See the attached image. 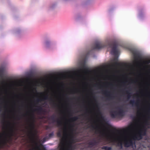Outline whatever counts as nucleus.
<instances>
[{"mask_svg": "<svg viewBox=\"0 0 150 150\" xmlns=\"http://www.w3.org/2000/svg\"><path fill=\"white\" fill-rule=\"evenodd\" d=\"M136 106L139 119L138 122L131 127L127 132L114 134H110L108 130L105 129L100 131L102 136L107 141L105 144L111 143L122 148L124 143L125 146L129 147L134 145L135 140L141 139L143 136L145 135V126L148 122L147 115L149 111L140 108L138 101Z\"/></svg>", "mask_w": 150, "mask_h": 150, "instance_id": "1", "label": "nucleus"}, {"mask_svg": "<svg viewBox=\"0 0 150 150\" xmlns=\"http://www.w3.org/2000/svg\"><path fill=\"white\" fill-rule=\"evenodd\" d=\"M13 130L12 127L7 129L3 132L1 137L4 140H6L11 138L13 135Z\"/></svg>", "mask_w": 150, "mask_h": 150, "instance_id": "2", "label": "nucleus"}, {"mask_svg": "<svg viewBox=\"0 0 150 150\" xmlns=\"http://www.w3.org/2000/svg\"><path fill=\"white\" fill-rule=\"evenodd\" d=\"M112 116L115 117L116 116L121 117L123 115V109L122 107L119 106L116 108L114 112H112L110 113Z\"/></svg>", "mask_w": 150, "mask_h": 150, "instance_id": "3", "label": "nucleus"}, {"mask_svg": "<svg viewBox=\"0 0 150 150\" xmlns=\"http://www.w3.org/2000/svg\"><path fill=\"white\" fill-rule=\"evenodd\" d=\"M134 64L137 66H139L144 63H150V60L147 61H143L142 60L139 59V57H137V56L134 55Z\"/></svg>", "mask_w": 150, "mask_h": 150, "instance_id": "4", "label": "nucleus"}, {"mask_svg": "<svg viewBox=\"0 0 150 150\" xmlns=\"http://www.w3.org/2000/svg\"><path fill=\"white\" fill-rule=\"evenodd\" d=\"M110 47L112 48L111 53L114 55H116L117 53V50L116 49V45L115 43H113L110 46Z\"/></svg>", "mask_w": 150, "mask_h": 150, "instance_id": "5", "label": "nucleus"}, {"mask_svg": "<svg viewBox=\"0 0 150 150\" xmlns=\"http://www.w3.org/2000/svg\"><path fill=\"white\" fill-rule=\"evenodd\" d=\"M101 47V45L99 43H98L96 44L95 48L96 49H99Z\"/></svg>", "mask_w": 150, "mask_h": 150, "instance_id": "6", "label": "nucleus"}, {"mask_svg": "<svg viewBox=\"0 0 150 150\" xmlns=\"http://www.w3.org/2000/svg\"><path fill=\"white\" fill-rule=\"evenodd\" d=\"M102 149H104L105 150H111L112 148L110 147H108L106 146H103L102 147Z\"/></svg>", "mask_w": 150, "mask_h": 150, "instance_id": "7", "label": "nucleus"}, {"mask_svg": "<svg viewBox=\"0 0 150 150\" xmlns=\"http://www.w3.org/2000/svg\"><path fill=\"white\" fill-rule=\"evenodd\" d=\"M110 92L107 90H105L103 91V93L106 96H108L110 94Z\"/></svg>", "mask_w": 150, "mask_h": 150, "instance_id": "8", "label": "nucleus"}, {"mask_svg": "<svg viewBox=\"0 0 150 150\" xmlns=\"http://www.w3.org/2000/svg\"><path fill=\"white\" fill-rule=\"evenodd\" d=\"M71 119L72 121H75L77 120L78 117H72Z\"/></svg>", "mask_w": 150, "mask_h": 150, "instance_id": "9", "label": "nucleus"}, {"mask_svg": "<svg viewBox=\"0 0 150 150\" xmlns=\"http://www.w3.org/2000/svg\"><path fill=\"white\" fill-rule=\"evenodd\" d=\"M134 101L133 100H131L130 101V103L131 104L133 105L134 103Z\"/></svg>", "mask_w": 150, "mask_h": 150, "instance_id": "10", "label": "nucleus"}, {"mask_svg": "<svg viewBox=\"0 0 150 150\" xmlns=\"http://www.w3.org/2000/svg\"><path fill=\"white\" fill-rule=\"evenodd\" d=\"M113 62H114L115 64H117V62L116 59H114V61H113Z\"/></svg>", "mask_w": 150, "mask_h": 150, "instance_id": "11", "label": "nucleus"}, {"mask_svg": "<svg viewBox=\"0 0 150 150\" xmlns=\"http://www.w3.org/2000/svg\"><path fill=\"white\" fill-rule=\"evenodd\" d=\"M47 97H48L47 96H45V97H44V99L45 100V99H47Z\"/></svg>", "mask_w": 150, "mask_h": 150, "instance_id": "12", "label": "nucleus"}, {"mask_svg": "<svg viewBox=\"0 0 150 150\" xmlns=\"http://www.w3.org/2000/svg\"><path fill=\"white\" fill-rule=\"evenodd\" d=\"M40 100V99H38V102Z\"/></svg>", "mask_w": 150, "mask_h": 150, "instance_id": "13", "label": "nucleus"}, {"mask_svg": "<svg viewBox=\"0 0 150 150\" xmlns=\"http://www.w3.org/2000/svg\"><path fill=\"white\" fill-rule=\"evenodd\" d=\"M1 139H0V144H1Z\"/></svg>", "mask_w": 150, "mask_h": 150, "instance_id": "14", "label": "nucleus"}]
</instances>
